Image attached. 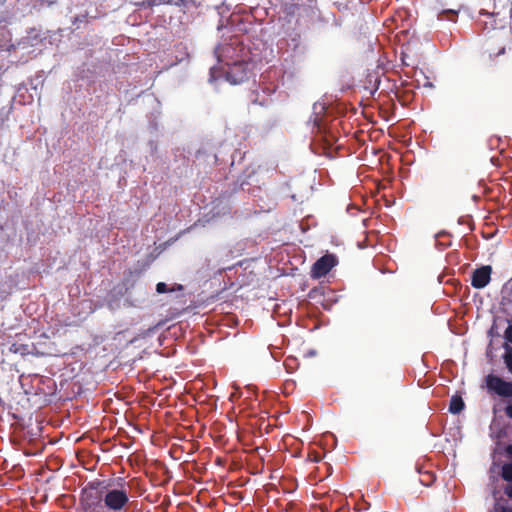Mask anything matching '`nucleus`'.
Segmentation results:
<instances>
[{
    "label": "nucleus",
    "instance_id": "f257e3e1",
    "mask_svg": "<svg viewBox=\"0 0 512 512\" xmlns=\"http://www.w3.org/2000/svg\"><path fill=\"white\" fill-rule=\"evenodd\" d=\"M103 512H126L129 506V493L124 485L115 487L105 483L102 487Z\"/></svg>",
    "mask_w": 512,
    "mask_h": 512
},
{
    "label": "nucleus",
    "instance_id": "f03ea898",
    "mask_svg": "<svg viewBox=\"0 0 512 512\" xmlns=\"http://www.w3.org/2000/svg\"><path fill=\"white\" fill-rule=\"evenodd\" d=\"M105 483H92L82 490L81 504L85 512H103L102 487Z\"/></svg>",
    "mask_w": 512,
    "mask_h": 512
},
{
    "label": "nucleus",
    "instance_id": "7ed1b4c3",
    "mask_svg": "<svg viewBox=\"0 0 512 512\" xmlns=\"http://www.w3.org/2000/svg\"><path fill=\"white\" fill-rule=\"evenodd\" d=\"M489 392L503 398H512V382L505 381L499 376L489 374L485 378Z\"/></svg>",
    "mask_w": 512,
    "mask_h": 512
},
{
    "label": "nucleus",
    "instance_id": "20e7f679",
    "mask_svg": "<svg viewBox=\"0 0 512 512\" xmlns=\"http://www.w3.org/2000/svg\"><path fill=\"white\" fill-rule=\"evenodd\" d=\"M337 264V259L332 254H326L318 259L311 270L313 278H321L325 276Z\"/></svg>",
    "mask_w": 512,
    "mask_h": 512
},
{
    "label": "nucleus",
    "instance_id": "39448f33",
    "mask_svg": "<svg viewBox=\"0 0 512 512\" xmlns=\"http://www.w3.org/2000/svg\"><path fill=\"white\" fill-rule=\"evenodd\" d=\"M250 65L245 62L234 63L226 74V79L231 84H239L245 81L250 74Z\"/></svg>",
    "mask_w": 512,
    "mask_h": 512
},
{
    "label": "nucleus",
    "instance_id": "423d86ee",
    "mask_svg": "<svg viewBox=\"0 0 512 512\" xmlns=\"http://www.w3.org/2000/svg\"><path fill=\"white\" fill-rule=\"evenodd\" d=\"M491 267L483 266L473 272L471 284L474 288L482 289L488 285L491 278Z\"/></svg>",
    "mask_w": 512,
    "mask_h": 512
},
{
    "label": "nucleus",
    "instance_id": "0eeeda50",
    "mask_svg": "<svg viewBox=\"0 0 512 512\" xmlns=\"http://www.w3.org/2000/svg\"><path fill=\"white\" fill-rule=\"evenodd\" d=\"M502 478L505 481L510 482V484L507 485L505 488V494L508 497L512 498V463H507V464L503 465Z\"/></svg>",
    "mask_w": 512,
    "mask_h": 512
},
{
    "label": "nucleus",
    "instance_id": "6e6552de",
    "mask_svg": "<svg viewBox=\"0 0 512 512\" xmlns=\"http://www.w3.org/2000/svg\"><path fill=\"white\" fill-rule=\"evenodd\" d=\"M464 408V402L460 396H453L450 400L449 411L453 414L460 413Z\"/></svg>",
    "mask_w": 512,
    "mask_h": 512
},
{
    "label": "nucleus",
    "instance_id": "1a4fd4ad",
    "mask_svg": "<svg viewBox=\"0 0 512 512\" xmlns=\"http://www.w3.org/2000/svg\"><path fill=\"white\" fill-rule=\"evenodd\" d=\"M493 512H512V508H510L508 506H505V505H503L501 503H497L494 506Z\"/></svg>",
    "mask_w": 512,
    "mask_h": 512
},
{
    "label": "nucleus",
    "instance_id": "9d476101",
    "mask_svg": "<svg viewBox=\"0 0 512 512\" xmlns=\"http://www.w3.org/2000/svg\"><path fill=\"white\" fill-rule=\"evenodd\" d=\"M505 363L507 365L508 370L512 373V353L511 352L505 356Z\"/></svg>",
    "mask_w": 512,
    "mask_h": 512
},
{
    "label": "nucleus",
    "instance_id": "9b49d317",
    "mask_svg": "<svg viewBox=\"0 0 512 512\" xmlns=\"http://www.w3.org/2000/svg\"><path fill=\"white\" fill-rule=\"evenodd\" d=\"M156 291L160 294L167 292V285L163 282H160L156 286Z\"/></svg>",
    "mask_w": 512,
    "mask_h": 512
},
{
    "label": "nucleus",
    "instance_id": "f8f14e48",
    "mask_svg": "<svg viewBox=\"0 0 512 512\" xmlns=\"http://www.w3.org/2000/svg\"><path fill=\"white\" fill-rule=\"evenodd\" d=\"M505 337L508 342L512 344V326H509L505 331ZM512 353V350L510 351Z\"/></svg>",
    "mask_w": 512,
    "mask_h": 512
},
{
    "label": "nucleus",
    "instance_id": "ddd939ff",
    "mask_svg": "<svg viewBox=\"0 0 512 512\" xmlns=\"http://www.w3.org/2000/svg\"><path fill=\"white\" fill-rule=\"evenodd\" d=\"M505 413L510 419H512V404L506 406Z\"/></svg>",
    "mask_w": 512,
    "mask_h": 512
},
{
    "label": "nucleus",
    "instance_id": "4468645a",
    "mask_svg": "<svg viewBox=\"0 0 512 512\" xmlns=\"http://www.w3.org/2000/svg\"><path fill=\"white\" fill-rule=\"evenodd\" d=\"M506 451H507L508 455L510 457H512V444L507 447Z\"/></svg>",
    "mask_w": 512,
    "mask_h": 512
},
{
    "label": "nucleus",
    "instance_id": "2eb2a0df",
    "mask_svg": "<svg viewBox=\"0 0 512 512\" xmlns=\"http://www.w3.org/2000/svg\"><path fill=\"white\" fill-rule=\"evenodd\" d=\"M214 72H215V69H214V68H212V69H211V80H214V79H215Z\"/></svg>",
    "mask_w": 512,
    "mask_h": 512
}]
</instances>
